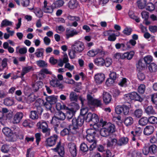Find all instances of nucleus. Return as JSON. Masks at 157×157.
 <instances>
[{"instance_id":"2eb2a0df","label":"nucleus","mask_w":157,"mask_h":157,"mask_svg":"<svg viewBox=\"0 0 157 157\" xmlns=\"http://www.w3.org/2000/svg\"><path fill=\"white\" fill-rule=\"evenodd\" d=\"M68 147L71 156L73 157H75L77 154L75 144L72 143H69L68 144Z\"/></svg>"},{"instance_id":"412c9836","label":"nucleus","mask_w":157,"mask_h":157,"mask_svg":"<svg viewBox=\"0 0 157 157\" xmlns=\"http://www.w3.org/2000/svg\"><path fill=\"white\" fill-rule=\"evenodd\" d=\"M129 139L127 137H122L118 139V147H122L128 143Z\"/></svg>"},{"instance_id":"79ce46f5","label":"nucleus","mask_w":157,"mask_h":157,"mask_svg":"<svg viewBox=\"0 0 157 157\" xmlns=\"http://www.w3.org/2000/svg\"><path fill=\"white\" fill-rule=\"evenodd\" d=\"M33 12L35 13L36 16L39 18H41L43 16V12L40 8H35L34 9Z\"/></svg>"},{"instance_id":"c03bdc74","label":"nucleus","mask_w":157,"mask_h":157,"mask_svg":"<svg viewBox=\"0 0 157 157\" xmlns=\"http://www.w3.org/2000/svg\"><path fill=\"white\" fill-rule=\"evenodd\" d=\"M131 157H142L141 151L138 150H134L131 154Z\"/></svg>"},{"instance_id":"f704fd0d","label":"nucleus","mask_w":157,"mask_h":157,"mask_svg":"<svg viewBox=\"0 0 157 157\" xmlns=\"http://www.w3.org/2000/svg\"><path fill=\"white\" fill-rule=\"evenodd\" d=\"M147 0H138L137 3L139 8L142 9L146 7L147 4Z\"/></svg>"},{"instance_id":"2f4dec72","label":"nucleus","mask_w":157,"mask_h":157,"mask_svg":"<svg viewBox=\"0 0 157 157\" xmlns=\"http://www.w3.org/2000/svg\"><path fill=\"white\" fill-rule=\"evenodd\" d=\"M33 67L30 66L25 67L22 69V72L21 73L20 77L22 78L27 73H28L31 71L33 69Z\"/></svg>"},{"instance_id":"a211bd4d","label":"nucleus","mask_w":157,"mask_h":157,"mask_svg":"<svg viewBox=\"0 0 157 157\" xmlns=\"http://www.w3.org/2000/svg\"><path fill=\"white\" fill-rule=\"evenodd\" d=\"M94 80L98 84L102 83L104 81L105 77V75L103 73H98L94 76Z\"/></svg>"},{"instance_id":"37998d69","label":"nucleus","mask_w":157,"mask_h":157,"mask_svg":"<svg viewBox=\"0 0 157 157\" xmlns=\"http://www.w3.org/2000/svg\"><path fill=\"white\" fill-rule=\"evenodd\" d=\"M13 25V22L5 19L3 20L1 24V27H3L4 26H11Z\"/></svg>"},{"instance_id":"c85d7f7f","label":"nucleus","mask_w":157,"mask_h":157,"mask_svg":"<svg viewBox=\"0 0 157 157\" xmlns=\"http://www.w3.org/2000/svg\"><path fill=\"white\" fill-rule=\"evenodd\" d=\"M78 5V2L77 0H70L68 2V6L71 9L76 8Z\"/></svg>"},{"instance_id":"dca6fc26","label":"nucleus","mask_w":157,"mask_h":157,"mask_svg":"<svg viewBox=\"0 0 157 157\" xmlns=\"http://www.w3.org/2000/svg\"><path fill=\"white\" fill-rule=\"evenodd\" d=\"M23 117V114L21 112H17L13 116L12 121L14 124H17L20 122Z\"/></svg>"},{"instance_id":"393cba45","label":"nucleus","mask_w":157,"mask_h":157,"mask_svg":"<svg viewBox=\"0 0 157 157\" xmlns=\"http://www.w3.org/2000/svg\"><path fill=\"white\" fill-rule=\"evenodd\" d=\"M101 52V49L97 48L89 50L87 52V54L90 57H94L97 54L100 55V53Z\"/></svg>"},{"instance_id":"338daca9","label":"nucleus","mask_w":157,"mask_h":157,"mask_svg":"<svg viewBox=\"0 0 157 157\" xmlns=\"http://www.w3.org/2000/svg\"><path fill=\"white\" fill-rule=\"evenodd\" d=\"M124 98L125 100L127 101V103L130 104L132 101L131 93L124 95Z\"/></svg>"},{"instance_id":"13d9d810","label":"nucleus","mask_w":157,"mask_h":157,"mask_svg":"<svg viewBox=\"0 0 157 157\" xmlns=\"http://www.w3.org/2000/svg\"><path fill=\"white\" fill-rule=\"evenodd\" d=\"M52 82L54 84V86L56 87H58L60 90H62L64 87V86L63 85L60 83L59 81L57 80V81L53 80Z\"/></svg>"},{"instance_id":"ea45409f","label":"nucleus","mask_w":157,"mask_h":157,"mask_svg":"<svg viewBox=\"0 0 157 157\" xmlns=\"http://www.w3.org/2000/svg\"><path fill=\"white\" fill-rule=\"evenodd\" d=\"M36 52L34 54L37 58L43 57L44 56V49L43 48H38L36 49Z\"/></svg>"},{"instance_id":"4c0bfd02","label":"nucleus","mask_w":157,"mask_h":157,"mask_svg":"<svg viewBox=\"0 0 157 157\" xmlns=\"http://www.w3.org/2000/svg\"><path fill=\"white\" fill-rule=\"evenodd\" d=\"M148 123V119L146 117H143L141 118L139 121V124L142 126L146 125Z\"/></svg>"},{"instance_id":"e2e57ef3","label":"nucleus","mask_w":157,"mask_h":157,"mask_svg":"<svg viewBox=\"0 0 157 157\" xmlns=\"http://www.w3.org/2000/svg\"><path fill=\"white\" fill-rule=\"evenodd\" d=\"M132 31V29L131 28L125 27L123 30L122 33L126 36L130 35Z\"/></svg>"},{"instance_id":"8fccbe9b","label":"nucleus","mask_w":157,"mask_h":157,"mask_svg":"<svg viewBox=\"0 0 157 157\" xmlns=\"http://www.w3.org/2000/svg\"><path fill=\"white\" fill-rule=\"evenodd\" d=\"M36 64L39 67H48V64L44 61L40 60L36 61Z\"/></svg>"},{"instance_id":"5701e85b","label":"nucleus","mask_w":157,"mask_h":157,"mask_svg":"<svg viewBox=\"0 0 157 157\" xmlns=\"http://www.w3.org/2000/svg\"><path fill=\"white\" fill-rule=\"evenodd\" d=\"M132 100L142 102L144 100L143 98L137 92H133L131 93Z\"/></svg>"},{"instance_id":"4468645a","label":"nucleus","mask_w":157,"mask_h":157,"mask_svg":"<svg viewBox=\"0 0 157 157\" xmlns=\"http://www.w3.org/2000/svg\"><path fill=\"white\" fill-rule=\"evenodd\" d=\"M48 3L46 0L44 2L43 11L45 13H52L55 7L53 6V4L51 6L47 5Z\"/></svg>"},{"instance_id":"3c124183","label":"nucleus","mask_w":157,"mask_h":157,"mask_svg":"<svg viewBox=\"0 0 157 157\" xmlns=\"http://www.w3.org/2000/svg\"><path fill=\"white\" fill-rule=\"evenodd\" d=\"M64 2L62 0H58L54 2L53 3V6L55 8L59 7L62 6L64 4Z\"/></svg>"},{"instance_id":"680f3d73","label":"nucleus","mask_w":157,"mask_h":157,"mask_svg":"<svg viewBox=\"0 0 157 157\" xmlns=\"http://www.w3.org/2000/svg\"><path fill=\"white\" fill-rule=\"evenodd\" d=\"M4 104L6 106H11L14 103L13 101L9 98H6L4 100Z\"/></svg>"},{"instance_id":"bb28decb","label":"nucleus","mask_w":157,"mask_h":157,"mask_svg":"<svg viewBox=\"0 0 157 157\" xmlns=\"http://www.w3.org/2000/svg\"><path fill=\"white\" fill-rule=\"evenodd\" d=\"M143 62L142 59H140L139 60L138 63L136 64V67L137 70L138 71H141L147 66L145 63H144Z\"/></svg>"},{"instance_id":"e433bc0d","label":"nucleus","mask_w":157,"mask_h":157,"mask_svg":"<svg viewBox=\"0 0 157 157\" xmlns=\"http://www.w3.org/2000/svg\"><path fill=\"white\" fill-rule=\"evenodd\" d=\"M148 68L151 72H155L157 71V65L154 63H151L149 65Z\"/></svg>"},{"instance_id":"b1692460","label":"nucleus","mask_w":157,"mask_h":157,"mask_svg":"<svg viewBox=\"0 0 157 157\" xmlns=\"http://www.w3.org/2000/svg\"><path fill=\"white\" fill-rule=\"evenodd\" d=\"M143 128L140 127H137L135 129V134L136 137V140H140L143 141V139L142 138V132Z\"/></svg>"},{"instance_id":"774afa93","label":"nucleus","mask_w":157,"mask_h":157,"mask_svg":"<svg viewBox=\"0 0 157 157\" xmlns=\"http://www.w3.org/2000/svg\"><path fill=\"white\" fill-rule=\"evenodd\" d=\"M145 86L144 84H140L138 87V92L141 94H143L145 91Z\"/></svg>"},{"instance_id":"20e7f679","label":"nucleus","mask_w":157,"mask_h":157,"mask_svg":"<svg viewBox=\"0 0 157 157\" xmlns=\"http://www.w3.org/2000/svg\"><path fill=\"white\" fill-rule=\"evenodd\" d=\"M88 112L87 108L81 109L80 110V114L77 118H73L72 120L79 127H81L84 123L86 115Z\"/></svg>"},{"instance_id":"f257e3e1","label":"nucleus","mask_w":157,"mask_h":157,"mask_svg":"<svg viewBox=\"0 0 157 157\" xmlns=\"http://www.w3.org/2000/svg\"><path fill=\"white\" fill-rule=\"evenodd\" d=\"M71 124L68 126V128H64L61 131L60 134L62 136H67L70 132L73 134H77L79 132V127L78 124L74 122L72 120L71 121Z\"/></svg>"},{"instance_id":"a878e982","label":"nucleus","mask_w":157,"mask_h":157,"mask_svg":"<svg viewBox=\"0 0 157 157\" xmlns=\"http://www.w3.org/2000/svg\"><path fill=\"white\" fill-rule=\"evenodd\" d=\"M44 86L43 82L40 81H37L32 85V88L33 91L37 92L40 88H41Z\"/></svg>"},{"instance_id":"7ed1b4c3","label":"nucleus","mask_w":157,"mask_h":157,"mask_svg":"<svg viewBox=\"0 0 157 157\" xmlns=\"http://www.w3.org/2000/svg\"><path fill=\"white\" fill-rule=\"evenodd\" d=\"M2 132L6 137V140L9 142H13L17 138L16 133L13 132L11 129L8 127H4L2 129Z\"/></svg>"},{"instance_id":"0eeeda50","label":"nucleus","mask_w":157,"mask_h":157,"mask_svg":"<svg viewBox=\"0 0 157 157\" xmlns=\"http://www.w3.org/2000/svg\"><path fill=\"white\" fill-rule=\"evenodd\" d=\"M129 109L128 106L123 104L117 105L115 108V112L117 114H120L123 113L124 115H127L129 113Z\"/></svg>"},{"instance_id":"49530a36","label":"nucleus","mask_w":157,"mask_h":157,"mask_svg":"<svg viewBox=\"0 0 157 157\" xmlns=\"http://www.w3.org/2000/svg\"><path fill=\"white\" fill-rule=\"evenodd\" d=\"M107 122L105 121H103L102 119H101L99 121V119L98 121L97 122V123L94 124V125L96 126L98 128H100L101 127H103L105 126Z\"/></svg>"},{"instance_id":"7c9ffc66","label":"nucleus","mask_w":157,"mask_h":157,"mask_svg":"<svg viewBox=\"0 0 157 157\" xmlns=\"http://www.w3.org/2000/svg\"><path fill=\"white\" fill-rule=\"evenodd\" d=\"M9 112L8 109L6 108H2V111H0V120H6V114Z\"/></svg>"},{"instance_id":"603ef678","label":"nucleus","mask_w":157,"mask_h":157,"mask_svg":"<svg viewBox=\"0 0 157 157\" xmlns=\"http://www.w3.org/2000/svg\"><path fill=\"white\" fill-rule=\"evenodd\" d=\"M70 99L71 101H77L78 100V96L74 92H71L69 95Z\"/></svg>"},{"instance_id":"423d86ee","label":"nucleus","mask_w":157,"mask_h":157,"mask_svg":"<svg viewBox=\"0 0 157 157\" xmlns=\"http://www.w3.org/2000/svg\"><path fill=\"white\" fill-rule=\"evenodd\" d=\"M142 152L146 155L148 154L154 155L157 152V146L155 144L149 146H145L142 149Z\"/></svg>"},{"instance_id":"ddd939ff","label":"nucleus","mask_w":157,"mask_h":157,"mask_svg":"<svg viewBox=\"0 0 157 157\" xmlns=\"http://www.w3.org/2000/svg\"><path fill=\"white\" fill-rule=\"evenodd\" d=\"M58 136L56 134L47 138L46 141V146L47 147H52L56 144V142L58 139Z\"/></svg>"},{"instance_id":"052dcab7","label":"nucleus","mask_w":157,"mask_h":157,"mask_svg":"<svg viewBox=\"0 0 157 157\" xmlns=\"http://www.w3.org/2000/svg\"><path fill=\"white\" fill-rule=\"evenodd\" d=\"M104 65L107 67H109L112 63V60L110 58L107 57L104 59Z\"/></svg>"},{"instance_id":"58836bf2","label":"nucleus","mask_w":157,"mask_h":157,"mask_svg":"<svg viewBox=\"0 0 157 157\" xmlns=\"http://www.w3.org/2000/svg\"><path fill=\"white\" fill-rule=\"evenodd\" d=\"M146 66L147 64H149L153 61V57L152 56L149 55L147 56L144 57L143 59H142Z\"/></svg>"},{"instance_id":"f8f14e48","label":"nucleus","mask_w":157,"mask_h":157,"mask_svg":"<svg viewBox=\"0 0 157 157\" xmlns=\"http://www.w3.org/2000/svg\"><path fill=\"white\" fill-rule=\"evenodd\" d=\"M63 108L66 110V116L67 119L68 120L71 119L75 115L76 110L74 108H69L64 105H63Z\"/></svg>"},{"instance_id":"6e6d98bb","label":"nucleus","mask_w":157,"mask_h":157,"mask_svg":"<svg viewBox=\"0 0 157 157\" xmlns=\"http://www.w3.org/2000/svg\"><path fill=\"white\" fill-rule=\"evenodd\" d=\"M145 111L147 114H153L155 112V111L151 105L148 106L145 109Z\"/></svg>"},{"instance_id":"f3484780","label":"nucleus","mask_w":157,"mask_h":157,"mask_svg":"<svg viewBox=\"0 0 157 157\" xmlns=\"http://www.w3.org/2000/svg\"><path fill=\"white\" fill-rule=\"evenodd\" d=\"M78 33L75 30L71 28H67L65 32L66 38L68 39L78 34Z\"/></svg>"},{"instance_id":"4d7b16f0","label":"nucleus","mask_w":157,"mask_h":157,"mask_svg":"<svg viewBox=\"0 0 157 157\" xmlns=\"http://www.w3.org/2000/svg\"><path fill=\"white\" fill-rule=\"evenodd\" d=\"M148 123L151 124H157V117L153 116H151L148 118Z\"/></svg>"},{"instance_id":"6e6552de","label":"nucleus","mask_w":157,"mask_h":157,"mask_svg":"<svg viewBox=\"0 0 157 157\" xmlns=\"http://www.w3.org/2000/svg\"><path fill=\"white\" fill-rule=\"evenodd\" d=\"M86 138L87 140L90 143L96 141L95 137L96 134V131L94 129H88L86 131Z\"/></svg>"},{"instance_id":"72a5a7b5","label":"nucleus","mask_w":157,"mask_h":157,"mask_svg":"<svg viewBox=\"0 0 157 157\" xmlns=\"http://www.w3.org/2000/svg\"><path fill=\"white\" fill-rule=\"evenodd\" d=\"M134 122L133 119L131 117H125L124 121V123L126 126H128L132 125Z\"/></svg>"},{"instance_id":"4be33fe9","label":"nucleus","mask_w":157,"mask_h":157,"mask_svg":"<svg viewBox=\"0 0 157 157\" xmlns=\"http://www.w3.org/2000/svg\"><path fill=\"white\" fill-rule=\"evenodd\" d=\"M154 130V127L153 126H147L144 129L143 133L145 135L149 136L153 133Z\"/></svg>"},{"instance_id":"bf43d9fd","label":"nucleus","mask_w":157,"mask_h":157,"mask_svg":"<svg viewBox=\"0 0 157 157\" xmlns=\"http://www.w3.org/2000/svg\"><path fill=\"white\" fill-rule=\"evenodd\" d=\"M77 53V52L74 48H73L71 51H70L68 52V55L71 59H75L76 56V53Z\"/></svg>"},{"instance_id":"1a4fd4ad","label":"nucleus","mask_w":157,"mask_h":157,"mask_svg":"<svg viewBox=\"0 0 157 157\" xmlns=\"http://www.w3.org/2000/svg\"><path fill=\"white\" fill-rule=\"evenodd\" d=\"M37 127L38 129H42V131L45 134L46 136H48L50 135V129L48 128L47 123L45 122H39L37 124Z\"/></svg>"},{"instance_id":"a18cd8bd","label":"nucleus","mask_w":157,"mask_h":157,"mask_svg":"<svg viewBox=\"0 0 157 157\" xmlns=\"http://www.w3.org/2000/svg\"><path fill=\"white\" fill-rule=\"evenodd\" d=\"M39 115L37 113L35 110L31 111L29 115L30 118L33 120L37 119L39 117Z\"/></svg>"},{"instance_id":"a19ab883","label":"nucleus","mask_w":157,"mask_h":157,"mask_svg":"<svg viewBox=\"0 0 157 157\" xmlns=\"http://www.w3.org/2000/svg\"><path fill=\"white\" fill-rule=\"evenodd\" d=\"M56 116L59 120H63L66 117V116L64 113L61 111H59L56 113Z\"/></svg>"},{"instance_id":"c9c22d12","label":"nucleus","mask_w":157,"mask_h":157,"mask_svg":"<svg viewBox=\"0 0 157 157\" xmlns=\"http://www.w3.org/2000/svg\"><path fill=\"white\" fill-rule=\"evenodd\" d=\"M143 114V110L140 109H136L133 113V115L134 117L139 118L142 116Z\"/></svg>"},{"instance_id":"9b49d317","label":"nucleus","mask_w":157,"mask_h":157,"mask_svg":"<svg viewBox=\"0 0 157 157\" xmlns=\"http://www.w3.org/2000/svg\"><path fill=\"white\" fill-rule=\"evenodd\" d=\"M73 48L77 51V53L82 52L85 48L84 44L82 41H75L73 44Z\"/></svg>"},{"instance_id":"69168bd1","label":"nucleus","mask_w":157,"mask_h":157,"mask_svg":"<svg viewBox=\"0 0 157 157\" xmlns=\"http://www.w3.org/2000/svg\"><path fill=\"white\" fill-rule=\"evenodd\" d=\"M151 100L152 103L156 106L155 107L157 108V93L153 94L151 96Z\"/></svg>"},{"instance_id":"f03ea898","label":"nucleus","mask_w":157,"mask_h":157,"mask_svg":"<svg viewBox=\"0 0 157 157\" xmlns=\"http://www.w3.org/2000/svg\"><path fill=\"white\" fill-rule=\"evenodd\" d=\"M116 131V127L114 124L108 123L104 127L101 128L100 133L101 135L104 137H106L111 135Z\"/></svg>"},{"instance_id":"5fc2aeb1","label":"nucleus","mask_w":157,"mask_h":157,"mask_svg":"<svg viewBox=\"0 0 157 157\" xmlns=\"http://www.w3.org/2000/svg\"><path fill=\"white\" fill-rule=\"evenodd\" d=\"M145 8L147 10L149 11H153L155 8L154 5L151 2L147 3Z\"/></svg>"},{"instance_id":"9d476101","label":"nucleus","mask_w":157,"mask_h":157,"mask_svg":"<svg viewBox=\"0 0 157 157\" xmlns=\"http://www.w3.org/2000/svg\"><path fill=\"white\" fill-rule=\"evenodd\" d=\"M36 107V111L37 113L39 115H41L43 111V106H44V101L42 99H38L35 103Z\"/></svg>"},{"instance_id":"39448f33","label":"nucleus","mask_w":157,"mask_h":157,"mask_svg":"<svg viewBox=\"0 0 157 157\" xmlns=\"http://www.w3.org/2000/svg\"><path fill=\"white\" fill-rule=\"evenodd\" d=\"M57 96L52 95L45 97L46 102L44 101V106L47 109L50 110L52 105L56 104L57 101Z\"/></svg>"},{"instance_id":"6ab92c4d","label":"nucleus","mask_w":157,"mask_h":157,"mask_svg":"<svg viewBox=\"0 0 157 157\" xmlns=\"http://www.w3.org/2000/svg\"><path fill=\"white\" fill-rule=\"evenodd\" d=\"M61 141L58 142L56 147L52 149V150L55 152H57L60 155H63L64 153V147L61 146Z\"/></svg>"},{"instance_id":"09e8293b","label":"nucleus","mask_w":157,"mask_h":157,"mask_svg":"<svg viewBox=\"0 0 157 157\" xmlns=\"http://www.w3.org/2000/svg\"><path fill=\"white\" fill-rule=\"evenodd\" d=\"M80 149L81 151L85 153H86L89 150L88 146L84 143H82L81 144Z\"/></svg>"},{"instance_id":"0e129e2a","label":"nucleus","mask_w":157,"mask_h":157,"mask_svg":"<svg viewBox=\"0 0 157 157\" xmlns=\"http://www.w3.org/2000/svg\"><path fill=\"white\" fill-rule=\"evenodd\" d=\"M1 150L3 152L7 153L10 150L9 145L7 144H3L1 147Z\"/></svg>"},{"instance_id":"cd10ccee","label":"nucleus","mask_w":157,"mask_h":157,"mask_svg":"<svg viewBox=\"0 0 157 157\" xmlns=\"http://www.w3.org/2000/svg\"><path fill=\"white\" fill-rule=\"evenodd\" d=\"M134 54L133 51L125 52L122 54V58L123 59L126 58L127 59L130 60L133 57Z\"/></svg>"},{"instance_id":"864d4df0","label":"nucleus","mask_w":157,"mask_h":157,"mask_svg":"<svg viewBox=\"0 0 157 157\" xmlns=\"http://www.w3.org/2000/svg\"><path fill=\"white\" fill-rule=\"evenodd\" d=\"M91 116L92 121L91 123H92V124L94 125V123H97V122L98 121V117L97 114L94 113H91Z\"/></svg>"},{"instance_id":"473e14b6","label":"nucleus","mask_w":157,"mask_h":157,"mask_svg":"<svg viewBox=\"0 0 157 157\" xmlns=\"http://www.w3.org/2000/svg\"><path fill=\"white\" fill-rule=\"evenodd\" d=\"M118 140L115 138L111 139V140H108L107 141V146L108 147H112L113 145H116L118 146Z\"/></svg>"},{"instance_id":"aec40b11","label":"nucleus","mask_w":157,"mask_h":157,"mask_svg":"<svg viewBox=\"0 0 157 157\" xmlns=\"http://www.w3.org/2000/svg\"><path fill=\"white\" fill-rule=\"evenodd\" d=\"M103 99L104 103L107 105L110 103L111 101V95L109 92H104L103 94Z\"/></svg>"},{"instance_id":"de8ad7c7","label":"nucleus","mask_w":157,"mask_h":157,"mask_svg":"<svg viewBox=\"0 0 157 157\" xmlns=\"http://www.w3.org/2000/svg\"><path fill=\"white\" fill-rule=\"evenodd\" d=\"M91 105H93L96 107H101L102 104L100 100L95 99Z\"/></svg>"},{"instance_id":"c756f323","label":"nucleus","mask_w":157,"mask_h":157,"mask_svg":"<svg viewBox=\"0 0 157 157\" xmlns=\"http://www.w3.org/2000/svg\"><path fill=\"white\" fill-rule=\"evenodd\" d=\"M95 64L98 67H102L104 66V59L102 57H98L94 60Z\"/></svg>"}]
</instances>
